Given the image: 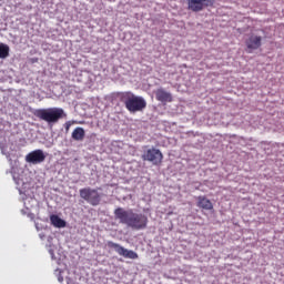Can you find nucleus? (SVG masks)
Here are the masks:
<instances>
[{"label":"nucleus","instance_id":"obj_5","mask_svg":"<svg viewBox=\"0 0 284 284\" xmlns=\"http://www.w3.org/2000/svg\"><path fill=\"white\" fill-rule=\"evenodd\" d=\"M143 161H149L152 165H161L163 163V153L156 148H151L142 154Z\"/></svg>","mask_w":284,"mask_h":284},{"label":"nucleus","instance_id":"obj_4","mask_svg":"<svg viewBox=\"0 0 284 284\" xmlns=\"http://www.w3.org/2000/svg\"><path fill=\"white\" fill-rule=\"evenodd\" d=\"M80 197L90 205L97 206L101 203V194L97 189L84 187L80 190Z\"/></svg>","mask_w":284,"mask_h":284},{"label":"nucleus","instance_id":"obj_12","mask_svg":"<svg viewBox=\"0 0 284 284\" xmlns=\"http://www.w3.org/2000/svg\"><path fill=\"white\" fill-rule=\"evenodd\" d=\"M71 136L73 141H83V139H85V130L81 126H78L73 130Z\"/></svg>","mask_w":284,"mask_h":284},{"label":"nucleus","instance_id":"obj_11","mask_svg":"<svg viewBox=\"0 0 284 284\" xmlns=\"http://www.w3.org/2000/svg\"><path fill=\"white\" fill-rule=\"evenodd\" d=\"M197 207L201 210H214V204H212V201L210 199H206L205 195L197 196Z\"/></svg>","mask_w":284,"mask_h":284},{"label":"nucleus","instance_id":"obj_3","mask_svg":"<svg viewBox=\"0 0 284 284\" xmlns=\"http://www.w3.org/2000/svg\"><path fill=\"white\" fill-rule=\"evenodd\" d=\"M33 115L47 123H59V120L65 116V112L61 108L37 109Z\"/></svg>","mask_w":284,"mask_h":284},{"label":"nucleus","instance_id":"obj_1","mask_svg":"<svg viewBox=\"0 0 284 284\" xmlns=\"http://www.w3.org/2000/svg\"><path fill=\"white\" fill-rule=\"evenodd\" d=\"M114 216L120 223L131 227V230H145L148 227V216L144 214L134 213L132 209L125 210L118 207L114 210Z\"/></svg>","mask_w":284,"mask_h":284},{"label":"nucleus","instance_id":"obj_9","mask_svg":"<svg viewBox=\"0 0 284 284\" xmlns=\"http://www.w3.org/2000/svg\"><path fill=\"white\" fill-rule=\"evenodd\" d=\"M26 161L27 163L39 165V163H43V161H45V153H43V150L41 149L31 151L29 154L26 155Z\"/></svg>","mask_w":284,"mask_h":284},{"label":"nucleus","instance_id":"obj_7","mask_svg":"<svg viewBox=\"0 0 284 284\" xmlns=\"http://www.w3.org/2000/svg\"><path fill=\"white\" fill-rule=\"evenodd\" d=\"M187 10L191 12H202L205 8H212L216 0H186Z\"/></svg>","mask_w":284,"mask_h":284},{"label":"nucleus","instance_id":"obj_6","mask_svg":"<svg viewBox=\"0 0 284 284\" xmlns=\"http://www.w3.org/2000/svg\"><path fill=\"white\" fill-rule=\"evenodd\" d=\"M106 246L110 247V250H114L119 256H123L124 258H131L132 261H135V258H139V254L134 251H130L121 244L114 243L112 241H109L106 243Z\"/></svg>","mask_w":284,"mask_h":284},{"label":"nucleus","instance_id":"obj_13","mask_svg":"<svg viewBox=\"0 0 284 284\" xmlns=\"http://www.w3.org/2000/svg\"><path fill=\"white\" fill-rule=\"evenodd\" d=\"M50 222L53 227H65V221H63L59 215H51Z\"/></svg>","mask_w":284,"mask_h":284},{"label":"nucleus","instance_id":"obj_15","mask_svg":"<svg viewBox=\"0 0 284 284\" xmlns=\"http://www.w3.org/2000/svg\"><path fill=\"white\" fill-rule=\"evenodd\" d=\"M70 125H72L70 122H67V123H65V130H67V132H68V130H70Z\"/></svg>","mask_w":284,"mask_h":284},{"label":"nucleus","instance_id":"obj_8","mask_svg":"<svg viewBox=\"0 0 284 284\" xmlns=\"http://www.w3.org/2000/svg\"><path fill=\"white\" fill-rule=\"evenodd\" d=\"M245 45L247 48L248 54H252V52H254V50H258V48H261V45H263V38L261 36L251 34L245 40Z\"/></svg>","mask_w":284,"mask_h":284},{"label":"nucleus","instance_id":"obj_10","mask_svg":"<svg viewBox=\"0 0 284 284\" xmlns=\"http://www.w3.org/2000/svg\"><path fill=\"white\" fill-rule=\"evenodd\" d=\"M155 99L161 103H172L173 101L172 93L165 91L164 89H158L155 91Z\"/></svg>","mask_w":284,"mask_h":284},{"label":"nucleus","instance_id":"obj_2","mask_svg":"<svg viewBox=\"0 0 284 284\" xmlns=\"http://www.w3.org/2000/svg\"><path fill=\"white\" fill-rule=\"evenodd\" d=\"M119 99L131 113L143 112L148 108V102L143 97H138L130 91L119 93Z\"/></svg>","mask_w":284,"mask_h":284},{"label":"nucleus","instance_id":"obj_14","mask_svg":"<svg viewBox=\"0 0 284 284\" xmlns=\"http://www.w3.org/2000/svg\"><path fill=\"white\" fill-rule=\"evenodd\" d=\"M10 57V47L8 44H0V59H8Z\"/></svg>","mask_w":284,"mask_h":284}]
</instances>
